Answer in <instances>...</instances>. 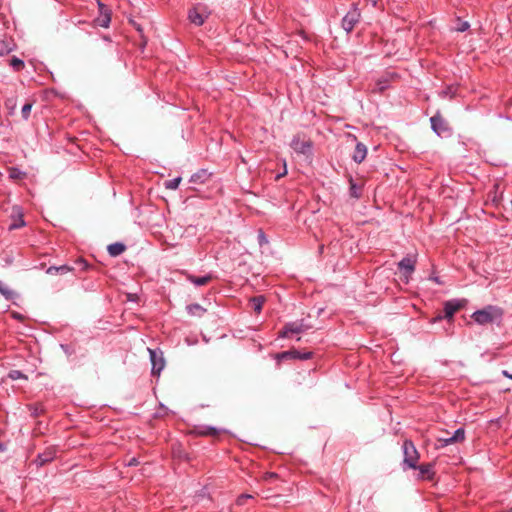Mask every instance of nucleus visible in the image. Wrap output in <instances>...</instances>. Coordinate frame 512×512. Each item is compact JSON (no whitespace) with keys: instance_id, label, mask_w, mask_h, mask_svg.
Returning a JSON list of instances; mask_svg holds the SVG:
<instances>
[{"instance_id":"f257e3e1","label":"nucleus","mask_w":512,"mask_h":512,"mask_svg":"<svg viewBox=\"0 0 512 512\" xmlns=\"http://www.w3.org/2000/svg\"><path fill=\"white\" fill-rule=\"evenodd\" d=\"M501 316L502 311L499 308L489 305L481 310L475 311L471 317L476 323L486 325L499 321Z\"/></svg>"},{"instance_id":"f03ea898","label":"nucleus","mask_w":512,"mask_h":512,"mask_svg":"<svg viewBox=\"0 0 512 512\" xmlns=\"http://www.w3.org/2000/svg\"><path fill=\"white\" fill-rule=\"evenodd\" d=\"M402 448L404 454L403 464L408 468L416 469L417 462L419 460V453L415 445L412 441L405 440Z\"/></svg>"},{"instance_id":"7ed1b4c3","label":"nucleus","mask_w":512,"mask_h":512,"mask_svg":"<svg viewBox=\"0 0 512 512\" xmlns=\"http://www.w3.org/2000/svg\"><path fill=\"white\" fill-rule=\"evenodd\" d=\"M210 15V10L204 4L198 3L189 10L188 18L191 23L201 26Z\"/></svg>"},{"instance_id":"20e7f679","label":"nucleus","mask_w":512,"mask_h":512,"mask_svg":"<svg viewBox=\"0 0 512 512\" xmlns=\"http://www.w3.org/2000/svg\"><path fill=\"white\" fill-rule=\"evenodd\" d=\"M361 17L360 10L358 8V4L354 3L351 9L347 12V14L342 19V27L346 32H351L356 24L359 22Z\"/></svg>"},{"instance_id":"39448f33","label":"nucleus","mask_w":512,"mask_h":512,"mask_svg":"<svg viewBox=\"0 0 512 512\" xmlns=\"http://www.w3.org/2000/svg\"><path fill=\"white\" fill-rule=\"evenodd\" d=\"M291 147L298 154H303L305 156H310L312 154V142L300 135L293 137Z\"/></svg>"},{"instance_id":"423d86ee","label":"nucleus","mask_w":512,"mask_h":512,"mask_svg":"<svg viewBox=\"0 0 512 512\" xmlns=\"http://www.w3.org/2000/svg\"><path fill=\"white\" fill-rule=\"evenodd\" d=\"M416 265V257L408 255L404 257L399 263L398 267L401 271H403L404 276L406 278V282H408L409 276L414 272Z\"/></svg>"},{"instance_id":"0eeeda50","label":"nucleus","mask_w":512,"mask_h":512,"mask_svg":"<svg viewBox=\"0 0 512 512\" xmlns=\"http://www.w3.org/2000/svg\"><path fill=\"white\" fill-rule=\"evenodd\" d=\"M431 127L433 131L438 135L442 136L449 132L447 122L439 115L436 114L430 119Z\"/></svg>"},{"instance_id":"6e6552de","label":"nucleus","mask_w":512,"mask_h":512,"mask_svg":"<svg viewBox=\"0 0 512 512\" xmlns=\"http://www.w3.org/2000/svg\"><path fill=\"white\" fill-rule=\"evenodd\" d=\"M148 352L152 363V374L159 375L165 366L164 358L153 349L148 348Z\"/></svg>"},{"instance_id":"1a4fd4ad","label":"nucleus","mask_w":512,"mask_h":512,"mask_svg":"<svg viewBox=\"0 0 512 512\" xmlns=\"http://www.w3.org/2000/svg\"><path fill=\"white\" fill-rule=\"evenodd\" d=\"M462 307L459 300H449L444 304L445 318L451 319L453 315Z\"/></svg>"},{"instance_id":"9d476101","label":"nucleus","mask_w":512,"mask_h":512,"mask_svg":"<svg viewBox=\"0 0 512 512\" xmlns=\"http://www.w3.org/2000/svg\"><path fill=\"white\" fill-rule=\"evenodd\" d=\"M396 78L395 73L387 72L385 76L379 78L376 82V87L374 90L378 92H383L385 89L389 87V82L393 81Z\"/></svg>"},{"instance_id":"9b49d317","label":"nucleus","mask_w":512,"mask_h":512,"mask_svg":"<svg viewBox=\"0 0 512 512\" xmlns=\"http://www.w3.org/2000/svg\"><path fill=\"white\" fill-rule=\"evenodd\" d=\"M366 155H367V148H366V146L363 143H360V142L357 143L356 146H355L354 153L352 155V159L356 163H361L366 158Z\"/></svg>"},{"instance_id":"f8f14e48","label":"nucleus","mask_w":512,"mask_h":512,"mask_svg":"<svg viewBox=\"0 0 512 512\" xmlns=\"http://www.w3.org/2000/svg\"><path fill=\"white\" fill-rule=\"evenodd\" d=\"M303 331L302 324L293 322L285 325L284 330L281 332L282 337H288L289 334L301 333Z\"/></svg>"},{"instance_id":"ddd939ff","label":"nucleus","mask_w":512,"mask_h":512,"mask_svg":"<svg viewBox=\"0 0 512 512\" xmlns=\"http://www.w3.org/2000/svg\"><path fill=\"white\" fill-rule=\"evenodd\" d=\"M107 249H108V253L111 256L116 257V256L121 255L125 251L126 247L123 243L116 242V243L110 244Z\"/></svg>"},{"instance_id":"4468645a","label":"nucleus","mask_w":512,"mask_h":512,"mask_svg":"<svg viewBox=\"0 0 512 512\" xmlns=\"http://www.w3.org/2000/svg\"><path fill=\"white\" fill-rule=\"evenodd\" d=\"M416 469L419 470L420 476L422 478L431 479L434 474L432 464H423V465L417 466Z\"/></svg>"},{"instance_id":"2eb2a0df","label":"nucleus","mask_w":512,"mask_h":512,"mask_svg":"<svg viewBox=\"0 0 512 512\" xmlns=\"http://www.w3.org/2000/svg\"><path fill=\"white\" fill-rule=\"evenodd\" d=\"M212 279L211 275H205L202 277H197L193 275L188 276V280L193 283L195 286H204Z\"/></svg>"},{"instance_id":"dca6fc26","label":"nucleus","mask_w":512,"mask_h":512,"mask_svg":"<svg viewBox=\"0 0 512 512\" xmlns=\"http://www.w3.org/2000/svg\"><path fill=\"white\" fill-rule=\"evenodd\" d=\"M54 458V452L48 451L42 454H39L37 459L35 460L37 465L42 466L47 462H50Z\"/></svg>"},{"instance_id":"f3484780","label":"nucleus","mask_w":512,"mask_h":512,"mask_svg":"<svg viewBox=\"0 0 512 512\" xmlns=\"http://www.w3.org/2000/svg\"><path fill=\"white\" fill-rule=\"evenodd\" d=\"M187 311L192 316H202L205 313V309L199 304H190L187 306Z\"/></svg>"},{"instance_id":"a211bd4d","label":"nucleus","mask_w":512,"mask_h":512,"mask_svg":"<svg viewBox=\"0 0 512 512\" xmlns=\"http://www.w3.org/2000/svg\"><path fill=\"white\" fill-rule=\"evenodd\" d=\"M0 294L3 295L7 300H12L15 296V292L2 281H0Z\"/></svg>"},{"instance_id":"6ab92c4d","label":"nucleus","mask_w":512,"mask_h":512,"mask_svg":"<svg viewBox=\"0 0 512 512\" xmlns=\"http://www.w3.org/2000/svg\"><path fill=\"white\" fill-rule=\"evenodd\" d=\"M198 433L200 435H204V436H215L220 433V430L215 427H212V426H206V427L201 428L198 431Z\"/></svg>"},{"instance_id":"aec40b11","label":"nucleus","mask_w":512,"mask_h":512,"mask_svg":"<svg viewBox=\"0 0 512 512\" xmlns=\"http://www.w3.org/2000/svg\"><path fill=\"white\" fill-rule=\"evenodd\" d=\"M465 439V430L463 428H458L452 436H450V441L453 443L462 442Z\"/></svg>"},{"instance_id":"412c9836","label":"nucleus","mask_w":512,"mask_h":512,"mask_svg":"<svg viewBox=\"0 0 512 512\" xmlns=\"http://www.w3.org/2000/svg\"><path fill=\"white\" fill-rule=\"evenodd\" d=\"M265 298L263 296H257L251 299L253 309L255 312L260 313L264 304Z\"/></svg>"},{"instance_id":"4be33fe9","label":"nucleus","mask_w":512,"mask_h":512,"mask_svg":"<svg viewBox=\"0 0 512 512\" xmlns=\"http://www.w3.org/2000/svg\"><path fill=\"white\" fill-rule=\"evenodd\" d=\"M14 213H17L18 215V219L15 220L11 225H10V229H18L22 226L25 225V222L24 220L22 219V214L20 213V209L19 208H15L14 209Z\"/></svg>"},{"instance_id":"5701e85b","label":"nucleus","mask_w":512,"mask_h":512,"mask_svg":"<svg viewBox=\"0 0 512 512\" xmlns=\"http://www.w3.org/2000/svg\"><path fill=\"white\" fill-rule=\"evenodd\" d=\"M180 182H181V177H176V178L166 181L164 183V186L166 189L175 190L178 188Z\"/></svg>"},{"instance_id":"b1692460","label":"nucleus","mask_w":512,"mask_h":512,"mask_svg":"<svg viewBox=\"0 0 512 512\" xmlns=\"http://www.w3.org/2000/svg\"><path fill=\"white\" fill-rule=\"evenodd\" d=\"M207 177H208L207 172L205 170H202L198 173L193 174L190 181L195 182V183L198 181L204 182Z\"/></svg>"},{"instance_id":"393cba45","label":"nucleus","mask_w":512,"mask_h":512,"mask_svg":"<svg viewBox=\"0 0 512 512\" xmlns=\"http://www.w3.org/2000/svg\"><path fill=\"white\" fill-rule=\"evenodd\" d=\"M70 270H71V269H70L68 266H66V265H62V266H59V267H54V266H52V267H49V268L47 269V273H48V274H53V273H66V272H68V271H70Z\"/></svg>"},{"instance_id":"a878e982","label":"nucleus","mask_w":512,"mask_h":512,"mask_svg":"<svg viewBox=\"0 0 512 512\" xmlns=\"http://www.w3.org/2000/svg\"><path fill=\"white\" fill-rule=\"evenodd\" d=\"M350 195L354 198H359L361 195V187L350 181Z\"/></svg>"},{"instance_id":"bb28decb","label":"nucleus","mask_w":512,"mask_h":512,"mask_svg":"<svg viewBox=\"0 0 512 512\" xmlns=\"http://www.w3.org/2000/svg\"><path fill=\"white\" fill-rule=\"evenodd\" d=\"M32 109V103H26L21 110L22 118L28 120Z\"/></svg>"},{"instance_id":"cd10ccee","label":"nucleus","mask_w":512,"mask_h":512,"mask_svg":"<svg viewBox=\"0 0 512 512\" xmlns=\"http://www.w3.org/2000/svg\"><path fill=\"white\" fill-rule=\"evenodd\" d=\"M279 359L293 358L297 359V350L284 351L278 355Z\"/></svg>"},{"instance_id":"c85d7f7f","label":"nucleus","mask_w":512,"mask_h":512,"mask_svg":"<svg viewBox=\"0 0 512 512\" xmlns=\"http://www.w3.org/2000/svg\"><path fill=\"white\" fill-rule=\"evenodd\" d=\"M12 50V47L9 42L0 41V55H4L9 53Z\"/></svg>"},{"instance_id":"c756f323","label":"nucleus","mask_w":512,"mask_h":512,"mask_svg":"<svg viewBox=\"0 0 512 512\" xmlns=\"http://www.w3.org/2000/svg\"><path fill=\"white\" fill-rule=\"evenodd\" d=\"M437 442L438 444L436 445V448H443L445 446L453 444V441H450V437L439 438Z\"/></svg>"},{"instance_id":"7c9ffc66","label":"nucleus","mask_w":512,"mask_h":512,"mask_svg":"<svg viewBox=\"0 0 512 512\" xmlns=\"http://www.w3.org/2000/svg\"><path fill=\"white\" fill-rule=\"evenodd\" d=\"M9 378H11L12 380H18V379H21V378H26V376L19 370H12L9 372Z\"/></svg>"},{"instance_id":"2f4dec72","label":"nucleus","mask_w":512,"mask_h":512,"mask_svg":"<svg viewBox=\"0 0 512 512\" xmlns=\"http://www.w3.org/2000/svg\"><path fill=\"white\" fill-rule=\"evenodd\" d=\"M110 21H111L110 14L107 13V14L103 15L101 19H99V25L101 27L107 28L110 24Z\"/></svg>"},{"instance_id":"473e14b6","label":"nucleus","mask_w":512,"mask_h":512,"mask_svg":"<svg viewBox=\"0 0 512 512\" xmlns=\"http://www.w3.org/2000/svg\"><path fill=\"white\" fill-rule=\"evenodd\" d=\"M469 27H470V25H469L468 22H466V21H459V23L455 27V30L458 31V32H464V31L468 30Z\"/></svg>"},{"instance_id":"72a5a7b5","label":"nucleus","mask_w":512,"mask_h":512,"mask_svg":"<svg viewBox=\"0 0 512 512\" xmlns=\"http://www.w3.org/2000/svg\"><path fill=\"white\" fill-rule=\"evenodd\" d=\"M5 106L9 109V113L10 114L14 113V110H15V107H16V103H15L14 100H12V99L7 100L6 103H5Z\"/></svg>"},{"instance_id":"f704fd0d","label":"nucleus","mask_w":512,"mask_h":512,"mask_svg":"<svg viewBox=\"0 0 512 512\" xmlns=\"http://www.w3.org/2000/svg\"><path fill=\"white\" fill-rule=\"evenodd\" d=\"M311 355H312V353H311V352H304V353H301V352L297 351V359H300V360H307V359H310V358H311Z\"/></svg>"},{"instance_id":"c9c22d12","label":"nucleus","mask_w":512,"mask_h":512,"mask_svg":"<svg viewBox=\"0 0 512 512\" xmlns=\"http://www.w3.org/2000/svg\"><path fill=\"white\" fill-rule=\"evenodd\" d=\"M250 498H251V495H249V494H242L241 496L238 497L237 504L238 505H243L245 503V501L247 499H250Z\"/></svg>"},{"instance_id":"e433bc0d","label":"nucleus","mask_w":512,"mask_h":512,"mask_svg":"<svg viewBox=\"0 0 512 512\" xmlns=\"http://www.w3.org/2000/svg\"><path fill=\"white\" fill-rule=\"evenodd\" d=\"M258 239H259V244L260 245L266 244L268 242L266 237H265V234L261 230L258 233Z\"/></svg>"},{"instance_id":"4c0bfd02","label":"nucleus","mask_w":512,"mask_h":512,"mask_svg":"<svg viewBox=\"0 0 512 512\" xmlns=\"http://www.w3.org/2000/svg\"><path fill=\"white\" fill-rule=\"evenodd\" d=\"M10 64H17V65H20V64H24V61L17 58V57H12L11 61H10Z\"/></svg>"},{"instance_id":"58836bf2","label":"nucleus","mask_w":512,"mask_h":512,"mask_svg":"<svg viewBox=\"0 0 512 512\" xmlns=\"http://www.w3.org/2000/svg\"><path fill=\"white\" fill-rule=\"evenodd\" d=\"M138 463H139L138 460L135 457H133L129 460L128 466H136V465H138Z\"/></svg>"},{"instance_id":"ea45409f","label":"nucleus","mask_w":512,"mask_h":512,"mask_svg":"<svg viewBox=\"0 0 512 512\" xmlns=\"http://www.w3.org/2000/svg\"><path fill=\"white\" fill-rule=\"evenodd\" d=\"M367 3H370L373 7L377 6L378 0H365Z\"/></svg>"},{"instance_id":"a19ab883","label":"nucleus","mask_w":512,"mask_h":512,"mask_svg":"<svg viewBox=\"0 0 512 512\" xmlns=\"http://www.w3.org/2000/svg\"><path fill=\"white\" fill-rule=\"evenodd\" d=\"M98 5H99V8L101 11L105 8V5L102 4L101 2H98Z\"/></svg>"},{"instance_id":"79ce46f5","label":"nucleus","mask_w":512,"mask_h":512,"mask_svg":"<svg viewBox=\"0 0 512 512\" xmlns=\"http://www.w3.org/2000/svg\"><path fill=\"white\" fill-rule=\"evenodd\" d=\"M503 373L505 376L512 379V374H509L507 371H504Z\"/></svg>"},{"instance_id":"37998d69","label":"nucleus","mask_w":512,"mask_h":512,"mask_svg":"<svg viewBox=\"0 0 512 512\" xmlns=\"http://www.w3.org/2000/svg\"><path fill=\"white\" fill-rule=\"evenodd\" d=\"M4 450H5V446L2 443H0V452H3Z\"/></svg>"},{"instance_id":"c03bdc74","label":"nucleus","mask_w":512,"mask_h":512,"mask_svg":"<svg viewBox=\"0 0 512 512\" xmlns=\"http://www.w3.org/2000/svg\"><path fill=\"white\" fill-rule=\"evenodd\" d=\"M441 319H442V316H437V317L434 319V321H433V322L439 321V320H441Z\"/></svg>"},{"instance_id":"a18cd8bd","label":"nucleus","mask_w":512,"mask_h":512,"mask_svg":"<svg viewBox=\"0 0 512 512\" xmlns=\"http://www.w3.org/2000/svg\"><path fill=\"white\" fill-rule=\"evenodd\" d=\"M284 174H286V169L284 170V172L282 174L277 175V179L280 178L281 176H283Z\"/></svg>"},{"instance_id":"49530a36","label":"nucleus","mask_w":512,"mask_h":512,"mask_svg":"<svg viewBox=\"0 0 512 512\" xmlns=\"http://www.w3.org/2000/svg\"><path fill=\"white\" fill-rule=\"evenodd\" d=\"M268 476H269V478H272V477H274V476H275V474L270 473Z\"/></svg>"}]
</instances>
